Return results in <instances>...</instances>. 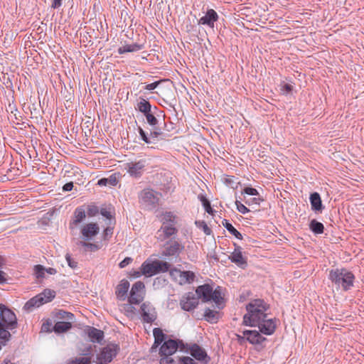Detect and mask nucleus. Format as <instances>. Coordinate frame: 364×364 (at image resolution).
Segmentation results:
<instances>
[{
	"label": "nucleus",
	"mask_w": 364,
	"mask_h": 364,
	"mask_svg": "<svg viewBox=\"0 0 364 364\" xmlns=\"http://www.w3.org/2000/svg\"><path fill=\"white\" fill-rule=\"evenodd\" d=\"M5 326L0 323V346H5L11 338V333Z\"/></svg>",
	"instance_id": "nucleus-33"
},
{
	"label": "nucleus",
	"mask_w": 364,
	"mask_h": 364,
	"mask_svg": "<svg viewBox=\"0 0 364 364\" xmlns=\"http://www.w3.org/2000/svg\"><path fill=\"white\" fill-rule=\"evenodd\" d=\"M196 278L195 274L191 271H183L181 276L178 279V283L181 285L191 284Z\"/></svg>",
	"instance_id": "nucleus-29"
},
{
	"label": "nucleus",
	"mask_w": 364,
	"mask_h": 364,
	"mask_svg": "<svg viewBox=\"0 0 364 364\" xmlns=\"http://www.w3.org/2000/svg\"><path fill=\"white\" fill-rule=\"evenodd\" d=\"M195 294L203 302L213 301L219 309L223 308V298L221 296L220 287L213 290L212 286L208 284L200 285L196 288Z\"/></svg>",
	"instance_id": "nucleus-4"
},
{
	"label": "nucleus",
	"mask_w": 364,
	"mask_h": 364,
	"mask_svg": "<svg viewBox=\"0 0 364 364\" xmlns=\"http://www.w3.org/2000/svg\"><path fill=\"white\" fill-rule=\"evenodd\" d=\"M140 314L144 323H152L157 318L156 309L150 302H144L141 304Z\"/></svg>",
	"instance_id": "nucleus-12"
},
{
	"label": "nucleus",
	"mask_w": 364,
	"mask_h": 364,
	"mask_svg": "<svg viewBox=\"0 0 364 364\" xmlns=\"http://www.w3.org/2000/svg\"><path fill=\"white\" fill-rule=\"evenodd\" d=\"M143 48L144 46L142 44H139L136 43L132 44H127L120 47L118 50V52L119 54L129 52H136L141 50Z\"/></svg>",
	"instance_id": "nucleus-31"
},
{
	"label": "nucleus",
	"mask_w": 364,
	"mask_h": 364,
	"mask_svg": "<svg viewBox=\"0 0 364 364\" xmlns=\"http://www.w3.org/2000/svg\"><path fill=\"white\" fill-rule=\"evenodd\" d=\"M234 251L230 254L228 258L237 267L245 269L247 266V259L243 256L240 246L237 245L236 243H234Z\"/></svg>",
	"instance_id": "nucleus-14"
},
{
	"label": "nucleus",
	"mask_w": 364,
	"mask_h": 364,
	"mask_svg": "<svg viewBox=\"0 0 364 364\" xmlns=\"http://www.w3.org/2000/svg\"><path fill=\"white\" fill-rule=\"evenodd\" d=\"M51 326H52V322L48 320L43 323V325L41 326V331L43 332L50 333V332L53 331V328H51Z\"/></svg>",
	"instance_id": "nucleus-50"
},
{
	"label": "nucleus",
	"mask_w": 364,
	"mask_h": 364,
	"mask_svg": "<svg viewBox=\"0 0 364 364\" xmlns=\"http://www.w3.org/2000/svg\"><path fill=\"white\" fill-rule=\"evenodd\" d=\"M153 334L154 337V346H158L162 343L165 340L166 335L163 331L159 328H155L153 330Z\"/></svg>",
	"instance_id": "nucleus-36"
},
{
	"label": "nucleus",
	"mask_w": 364,
	"mask_h": 364,
	"mask_svg": "<svg viewBox=\"0 0 364 364\" xmlns=\"http://www.w3.org/2000/svg\"><path fill=\"white\" fill-rule=\"evenodd\" d=\"M144 284L141 282H135L131 289L129 296L128 298L129 302L131 304H139L143 301L144 297Z\"/></svg>",
	"instance_id": "nucleus-10"
},
{
	"label": "nucleus",
	"mask_w": 364,
	"mask_h": 364,
	"mask_svg": "<svg viewBox=\"0 0 364 364\" xmlns=\"http://www.w3.org/2000/svg\"><path fill=\"white\" fill-rule=\"evenodd\" d=\"M309 228L314 234L316 235L322 234L324 230L323 225L315 219L311 220Z\"/></svg>",
	"instance_id": "nucleus-35"
},
{
	"label": "nucleus",
	"mask_w": 364,
	"mask_h": 364,
	"mask_svg": "<svg viewBox=\"0 0 364 364\" xmlns=\"http://www.w3.org/2000/svg\"><path fill=\"white\" fill-rule=\"evenodd\" d=\"M6 262L5 259L0 255V267H3Z\"/></svg>",
	"instance_id": "nucleus-64"
},
{
	"label": "nucleus",
	"mask_w": 364,
	"mask_h": 364,
	"mask_svg": "<svg viewBox=\"0 0 364 364\" xmlns=\"http://www.w3.org/2000/svg\"><path fill=\"white\" fill-rule=\"evenodd\" d=\"M87 334L93 343H101L104 338V332L95 327H89L87 330Z\"/></svg>",
	"instance_id": "nucleus-25"
},
{
	"label": "nucleus",
	"mask_w": 364,
	"mask_h": 364,
	"mask_svg": "<svg viewBox=\"0 0 364 364\" xmlns=\"http://www.w3.org/2000/svg\"><path fill=\"white\" fill-rule=\"evenodd\" d=\"M186 346L181 340L168 339L161 345L159 350L161 355H171L177 349L181 351L186 350Z\"/></svg>",
	"instance_id": "nucleus-7"
},
{
	"label": "nucleus",
	"mask_w": 364,
	"mask_h": 364,
	"mask_svg": "<svg viewBox=\"0 0 364 364\" xmlns=\"http://www.w3.org/2000/svg\"><path fill=\"white\" fill-rule=\"evenodd\" d=\"M153 109L151 112H149V114H145L144 117H146L147 123L151 127H156L159 124L158 118L163 116V111L160 110L156 106H154Z\"/></svg>",
	"instance_id": "nucleus-22"
},
{
	"label": "nucleus",
	"mask_w": 364,
	"mask_h": 364,
	"mask_svg": "<svg viewBox=\"0 0 364 364\" xmlns=\"http://www.w3.org/2000/svg\"><path fill=\"white\" fill-rule=\"evenodd\" d=\"M117 179L115 176L112 175L109 178H102L98 181V185L100 186H116L117 184Z\"/></svg>",
	"instance_id": "nucleus-37"
},
{
	"label": "nucleus",
	"mask_w": 364,
	"mask_h": 364,
	"mask_svg": "<svg viewBox=\"0 0 364 364\" xmlns=\"http://www.w3.org/2000/svg\"><path fill=\"white\" fill-rule=\"evenodd\" d=\"M6 274L3 271L0 270V284H5L6 283Z\"/></svg>",
	"instance_id": "nucleus-60"
},
{
	"label": "nucleus",
	"mask_w": 364,
	"mask_h": 364,
	"mask_svg": "<svg viewBox=\"0 0 364 364\" xmlns=\"http://www.w3.org/2000/svg\"><path fill=\"white\" fill-rule=\"evenodd\" d=\"M63 0H53L52 7L53 9H58L61 6Z\"/></svg>",
	"instance_id": "nucleus-59"
},
{
	"label": "nucleus",
	"mask_w": 364,
	"mask_h": 364,
	"mask_svg": "<svg viewBox=\"0 0 364 364\" xmlns=\"http://www.w3.org/2000/svg\"><path fill=\"white\" fill-rule=\"evenodd\" d=\"M65 259L68 262V264L72 269H75L77 267V262L71 257L70 254L67 253L65 255Z\"/></svg>",
	"instance_id": "nucleus-48"
},
{
	"label": "nucleus",
	"mask_w": 364,
	"mask_h": 364,
	"mask_svg": "<svg viewBox=\"0 0 364 364\" xmlns=\"http://www.w3.org/2000/svg\"><path fill=\"white\" fill-rule=\"evenodd\" d=\"M129 286V282L127 279H122L117 286L116 295L119 300L124 301L127 299Z\"/></svg>",
	"instance_id": "nucleus-23"
},
{
	"label": "nucleus",
	"mask_w": 364,
	"mask_h": 364,
	"mask_svg": "<svg viewBox=\"0 0 364 364\" xmlns=\"http://www.w3.org/2000/svg\"><path fill=\"white\" fill-rule=\"evenodd\" d=\"M178 364H197L196 362L191 357L183 356L179 358Z\"/></svg>",
	"instance_id": "nucleus-47"
},
{
	"label": "nucleus",
	"mask_w": 364,
	"mask_h": 364,
	"mask_svg": "<svg viewBox=\"0 0 364 364\" xmlns=\"http://www.w3.org/2000/svg\"><path fill=\"white\" fill-rule=\"evenodd\" d=\"M72 328V321H57L53 327L55 333H63L67 332Z\"/></svg>",
	"instance_id": "nucleus-26"
},
{
	"label": "nucleus",
	"mask_w": 364,
	"mask_h": 364,
	"mask_svg": "<svg viewBox=\"0 0 364 364\" xmlns=\"http://www.w3.org/2000/svg\"><path fill=\"white\" fill-rule=\"evenodd\" d=\"M328 278L337 289H342L344 291L350 289L355 280L354 274L345 268L331 269Z\"/></svg>",
	"instance_id": "nucleus-3"
},
{
	"label": "nucleus",
	"mask_w": 364,
	"mask_h": 364,
	"mask_svg": "<svg viewBox=\"0 0 364 364\" xmlns=\"http://www.w3.org/2000/svg\"><path fill=\"white\" fill-rule=\"evenodd\" d=\"M189 352L190 354L197 360L202 362L203 363H208L210 360V358L208 357L205 350L202 348L198 344L192 345L188 350L186 348V352Z\"/></svg>",
	"instance_id": "nucleus-17"
},
{
	"label": "nucleus",
	"mask_w": 364,
	"mask_h": 364,
	"mask_svg": "<svg viewBox=\"0 0 364 364\" xmlns=\"http://www.w3.org/2000/svg\"><path fill=\"white\" fill-rule=\"evenodd\" d=\"M80 245L86 248L87 250H89L90 251H96L97 250H99L100 247L97 244H95V243H91V242H87L85 241H80Z\"/></svg>",
	"instance_id": "nucleus-42"
},
{
	"label": "nucleus",
	"mask_w": 364,
	"mask_h": 364,
	"mask_svg": "<svg viewBox=\"0 0 364 364\" xmlns=\"http://www.w3.org/2000/svg\"><path fill=\"white\" fill-rule=\"evenodd\" d=\"M119 348L117 345L109 344L104 347L97 355L98 364H107L110 363L116 356Z\"/></svg>",
	"instance_id": "nucleus-11"
},
{
	"label": "nucleus",
	"mask_w": 364,
	"mask_h": 364,
	"mask_svg": "<svg viewBox=\"0 0 364 364\" xmlns=\"http://www.w3.org/2000/svg\"><path fill=\"white\" fill-rule=\"evenodd\" d=\"M100 232V227L96 223H90L83 225L80 232L85 240H92Z\"/></svg>",
	"instance_id": "nucleus-20"
},
{
	"label": "nucleus",
	"mask_w": 364,
	"mask_h": 364,
	"mask_svg": "<svg viewBox=\"0 0 364 364\" xmlns=\"http://www.w3.org/2000/svg\"><path fill=\"white\" fill-rule=\"evenodd\" d=\"M199 198H200V201L202 202V205L204 207L205 211L209 214H213V210L211 208L210 201L208 199H206L205 196H203L202 195L199 196Z\"/></svg>",
	"instance_id": "nucleus-40"
},
{
	"label": "nucleus",
	"mask_w": 364,
	"mask_h": 364,
	"mask_svg": "<svg viewBox=\"0 0 364 364\" xmlns=\"http://www.w3.org/2000/svg\"><path fill=\"white\" fill-rule=\"evenodd\" d=\"M146 165V160L141 159L138 161L127 163L125 164V169L130 176L138 178L141 176Z\"/></svg>",
	"instance_id": "nucleus-9"
},
{
	"label": "nucleus",
	"mask_w": 364,
	"mask_h": 364,
	"mask_svg": "<svg viewBox=\"0 0 364 364\" xmlns=\"http://www.w3.org/2000/svg\"><path fill=\"white\" fill-rule=\"evenodd\" d=\"M237 341H238V342H239L240 344L243 343V342H244V341H247V340H246V336H245V335H244L243 333H242V336H241V335H237Z\"/></svg>",
	"instance_id": "nucleus-62"
},
{
	"label": "nucleus",
	"mask_w": 364,
	"mask_h": 364,
	"mask_svg": "<svg viewBox=\"0 0 364 364\" xmlns=\"http://www.w3.org/2000/svg\"><path fill=\"white\" fill-rule=\"evenodd\" d=\"M292 89H293L292 85H291L289 84H284L282 85L281 90L283 94H287V93L290 92L292 90Z\"/></svg>",
	"instance_id": "nucleus-54"
},
{
	"label": "nucleus",
	"mask_w": 364,
	"mask_h": 364,
	"mask_svg": "<svg viewBox=\"0 0 364 364\" xmlns=\"http://www.w3.org/2000/svg\"><path fill=\"white\" fill-rule=\"evenodd\" d=\"M38 295H42L43 304L50 302L53 299L55 296V291L51 289H45L41 294Z\"/></svg>",
	"instance_id": "nucleus-38"
},
{
	"label": "nucleus",
	"mask_w": 364,
	"mask_h": 364,
	"mask_svg": "<svg viewBox=\"0 0 364 364\" xmlns=\"http://www.w3.org/2000/svg\"><path fill=\"white\" fill-rule=\"evenodd\" d=\"M85 217H86V213H85V210L81 207L77 208L74 212V218H74L73 221L70 223V225H78L79 223H82L85 220Z\"/></svg>",
	"instance_id": "nucleus-32"
},
{
	"label": "nucleus",
	"mask_w": 364,
	"mask_h": 364,
	"mask_svg": "<svg viewBox=\"0 0 364 364\" xmlns=\"http://www.w3.org/2000/svg\"><path fill=\"white\" fill-rule=\"evenodd\" d=\"M46 272L49 274H55L57 273V270L52 267L46 268Z\"/></svg>",
	"instance_id": "nucleus-61"
},
{
	"label": "nucleus",
	"mask_w": 364,
	"mask_h": 364,
	"mask_svg": "<svg viewBox=\"0 0 364 364\" xmlns=\"http://www.w3.org/2000/svg\"><path fill=\"white\" fill-rule=\"evenodd\" d=\"M152 130H151L149 135L141 128H138L139 134L141 138V139L146 144H154L156 141H158L159 138L163 134L161 129L158 128L157 126L156 127H152Z\"/></svg>",
	"instance_id": "nucleus-16"
},
{
	"label": "nucleus",
	"mask_w": 364,
	"mask_h": 364,
	"mask_svg": "<svg viewBox=\"0 0 364 364\" xmlns=\"http://www.w3.org/2000/svg\"><path fill=\"white\" fill-rule=\"evenodd\" d=\"M204 318L208 322L217 323L220 318V313L218 311L207 308L204 312Z\"/></svg>",
	"instance_id": "nucleus-30"
},
{
	"label": "nucleus",
	"mask_w": 364,
	"mask_h": 364,
	"mask_svg": "<svg viewBox=\"0 0 364 364\" xmlns=\"http://www.w3.org/2000/svg\"><path fill=\"white\" fill-rule=\"evenodd\" d=\"M34 274L38 279H42L44 277L45 272H46V268L41 265L37 264L34 267Z\"/></svg>",
	"instance_id": "nucleus-41"
},
{
	"label": "nucleus",
	"mask_w": 364,
	"mask_h": 364,
	"mask_svg": "<svg viewBox=\"0 0 364 364\" xmlns=\"http://www.w3.org/2000/svg\"><path fill=\"white\" fill-rule=\"evenodd\" d=\"M161 224L157 230L156 237L160 242H164L168 239L174 238L178 232L176 225L178 223L177 215L171 211L162 212L159 217Z\"/></svg>",
	"instance_id": "nucleus-1"
},
{
	"label": "nucleus",
	"mask_w": 364,
	"mask_h": 364,
	"mask_svg": "<svg viewBox=\"0 0 364 364\" xmlns=\"http://www.w3.org/2000/svg\"><path fill=\"white\" fill-rule=\"evenodd\" d=\"M246 309L247 313L243 316V323L245 326H257L258 322L267 318L268 306L262 299L252 300L246 306Z\"/></svg>",
	"instance_id": "nucleus-2"
},
{
	"label": "nucleus",
	"mask_w": 364,
	"mask_h": 364,
	"mask_svg": "<svg viewBox=\"0 0 364 364\" xmlns=\"http://www.w3.org/2000/svg\"><path fill=\"white\" fill-rule=\"evenodd\" d=\"M100 214L105 217L106 218L109 220V225L112 223V208H102L100 210Z\"/></svg>",
	"instance_id": "nucleus-44"
},
{
	"label": "nucleus",
	"mask_w": 364,
	"mask_h": 364,
	"mask_svg": "<svg viewBox=\"0 0 364 364\" xmlns=\"http://www.w3.org/2000/svg\"><path fill=\"white\" fill-rule=\"evenodd\" d=\"M160 359V364H173L175 360L170 357V355H161Z\"/></svg>",
	"instance_id": "nucleus-51"
},
{
	"label": "nucleus",
	"mask_w": 364,
	"mask_h": 364,
	"mask_svg": "<svg viewBox=\"0 0 364 364\" xmlns=\"http://www.w3.org/2000/svg\"><path fill=\"white\" fill-rule=\"evenodd\" d=\"M198 304V297H197L195 293L191 291L186 293L180 300L181 307L186 311H191L195 309Z\"/></svg>",
	"instance_id": "nucleus-13"
},
{
	"label": "nucleus",
	"mask_w": 364,
	"mask_h": 364,
	"mask_svg": "<svg viewBox=\"0 0 364 364\" xmlns=\"http://www.w3.org/2000/svg\"><path fill=\"white\" fill-rule=\"evenodd\" d=\"M243 193L249 196H258L259 193L257 189L252 187H246L243 190Z\"/></svg>",
	"instance_id": "nucleus-52"
},
{
	"label": "nucleus",
	"mask_w": 364,
	"mask_h": 364,
	"mask_svg": "<svg viewBox=\"0 0 364 364\" xmlns=\"http://www.w3.org/2000/svg\"><path fill=\"white\" fill-rule=\"evenodd\" d=\"M161 83V81L159 80V81H156V82H154L152 83H150V84H147L144 89L145 90H154V89H156L158 85Z\"/></svg>",
	"instance_id": "nucleus-53"
},
{
	"label": "nucleus",
	"mask_w": 364,
	"mask_h": 364,
	"mask_svg": "<svg viewBox=\"0 0 364 364\" xmlns=\"http://www.w3.org/2000/svg\"><path fill=\"white\" fill-rule=\"evenodd\" d=\"M99 212L97 206H91L88 208L87 214L89 216H94Z\"/></svg>",
	"instance_id": "nucleus-55"
},
{
	"label": "nucleus",
	"mask_w": 364,
	"mask_h": 364,
	"mask_svg": "<svg viewBox=\"0 0 364 364\" xmlns=\"http://www.w3.org/2000/svg\"><path fill=\"white\" fill-rule=\"evenodd\" d=\"M142 274V271H134L133 273L131 274L133 277L137 278L139 277Z\"/></svg>",
	"instance_id": "nucleus-63"
},
{
	"label": "nucleus",
	"mask_w": 364,
	"mask_h": 364,
	"mask_svg": "<svg viewBox=\"0 0 364 364\" xmlns=\"http://www.w3.org/2000/svg\"><path fill=\"white\" fill-rule=\"evenodd\" d=\"M56 318L63 321H73L74 315L70 312L59 310L56 314Z\"/></svg>",
	"instance_id": "nucleus-39"
},
{
	"label": "nucleus",
	"mask_w": 364,
	"mask_h": 364,
	"mask_svg": "<svg viewBox=\"0 0 364 364\" xmlns=\"http://www.w3.org/2000/svg\"><path fill=\"white\" fill-rule=\"evenodd\" d=\"M276 318H264L261 322H258L257 326L259 329V332L263 334L270 336L272 335L277 327Z\"/></svg>",
	"instance_id": "nucleus-18"
},
{
	"label": "nucleus",
	"mask_w": 364,
	"mask_h": 364,
	"mask_svg": "<svg viewBox=\"0 0 364 364\" xmlns=\"http://www.w3.org/2000/svg\"><path fill=\"white\" fill-rule=\"evenodd\" d=\"M73 188V182H68V183H66L63 186V191H70Z\"/></svg>",
	"instance_id": "nucleus-58"
},
{
	"label": "nucleus",
	"mask_w": 364,
	"mask_h": 364,
	"mask_svg": "<svg viewBox=\"0 0 364 364\" xmlns=\"http://www.w3.org/2000/svg\"><path fill=\"white\" fill-rule=\"evenodd\" d=\"M196 224L198 228L203 230V232L206 235H210L212 233L211 229L208 226L205 221H196Z\"/></svg>",
	"instance_id": "nucleus-43"
},
{
	"label": "nucleus",
	"mask_w": 364,
	"mask_h": 364,
	"mask_svg": "<svg viewBox=\"0 0 364 364\" xmlns=\"http://www.w3.org/2000/svg\"><path fill=\"white\" fill-rule=\"evenodd\" d=\"M235 204L237 206V210L242 214H246L250 212V210L240 201L237 200Z\"/></svg>",
	"instance_id": "nucleus-49"
},
{
	"label": "nucleus",
	"mask_w": 364,
	"mask_h": 364,
	"mask_svg": "<svg viewBox=\"0 0 364 364\" xmlns=\"http://www.w3.org/2000/svg\"><path fill=\"white\" fill-rule=\"evenodd\" d=\"M311 209L316 213H321L324 208L321 196L317 192L311 193L309 197Z\"/></svg>",
	"instance_id": "nucleus-24"
},
{
	"label": "nucleus",
	"mask_w": 364,
	"mask_h": 364,
	"mask_svg": "<svg viewBox=\"0 0 364 364\" xmlns=\"http://www.w3.org/2000/svg\"><path fill=\"white\" fill-rule=\"evenodd\" d=\"M161 194L152 189L145 188L139 194L140 203L149 208H154L160 200Z\"/></svg>",
	"instance_id": "nucleus-6"
},
{
	"label": "nucleus",
	"mask_w": 364,
	"mask_h": 364,
	"mask_svg": "<svg viewBox=\"0 0 364 364\" xmlns=\"http://www.w3.org/2000/svg\"><path fill=\"white\" fill-rule=\"evenodd\" d=\"M171 264L165 261L155 259L145 261L141 264L142 274L146 277H151L160 273L168 272Z\"/></svg>",
	"instance_id": "nucleus-5"
},
{
	"label": "nucleus",
	"mask_w": 364,
	"mask_h": 364,
	"mask_svg": "<svg viewBox=\"0 0 364 364\" xmlns=\"http://www.w3.org/2000/svg\"><path fill=\"white\" fill-rule=\"evenodd\" d=\"M219 16L213 9H208L205 15L198 20V24L205 25L214 28L215 23L218 21Z\"/></svg>",
	"instance_id": "nucleus-19"
},
{
	"label": "nucleus",
	"mask_w": 364,
	"mask_h": 364,
	"mask_svg": "<svg viewBox=\"0 0 364 364\" xmlns=\"http://www.w3.org/2000/svg\"><path fill=\"white\" fill-rule=\"evenodd\" d=\"M183 249V245L178 241L170 240L165 244L162 255L166 257L178 256Z\"/></svg>",
	"instance_id": "nucleus-15"
},
{
	"label": "nucleus",
	"mask_w": 364,
	"mask_h": 364,
	"mask_svg": "<svg viewBox=\"0 0 364 364\" xmlns=\"http://www.w3.org/2000/svg\"><path fill=\"white\" fill-rule=\"evenodd\" d=\"M261 200L262 199H260L259 198H252L245 200V203L247 204L248 205H250L252 204L259 205Z\"/></svg>",
	"instance_id": "nucleus-57"
},
{
	"label": "nucleus",
	"mask_w": 364,
	"mask_h": 364,
	"mask_svg": "<svg viewBox=\"0 0 364 364\" xmlns=\"http://www.w3.org/2000/svg\"><path fill=\"white\" fill-rule=\"evenodd\" d=\"M223 225L226 228V230L232 235H234L236 238L239 240H242V234L235 229L233 225L229 223L228 220H224L223 221Z\"/></svg>",
	"instance_id": "nucleus-34"
},
{
	"label": "nucleus",
	"mask_w": 364,
	"mask_h": 364,
	"mask_svg": "<svg viewBox=\"0 0 364 364\" xmlns=\"http://www.w3.org/2000/svg\"><path fill=\"white\" fill-rule=\"evenodd\" d=\"M132 261V259L131 257H126L124 258L119 264L120 268H124L128 264H129Z\"/></svg>",
	"instance_id": "nucleus-56"
},
{
	"label": "nucleus",
	"mask_w": 364,
	"mask_h": 364,
	"mask_svg": "<svg viewBox=\"0 0 364 364\" xmlns=\"http://www.w3.org/2000/svg\"><path fill=\"white\" fill-rule=\"evenodd\" d=\"M168 271H169V274H170L171 277L173 278V279H174L176 282H178V279L181 276L183 271L178 269L176 268H173V269L170 268Z\"/></svg>",
	"instance_id": "nucleus-46"
},
{
	"label": "nucleus",
	"mask_w": 364,
	"mask_h": 364,
	"mask_svg": "<svg viewBox=\"0 0 364 364\" xmlns=\"http://www.w3.org/2000/svg\"><path fill=\"white\" fill-rule=\"evenodd\" d=\"M242 333L246 336V340L252 345L262 344L266 338L262 336L260 333L256 330H245Z\"/></svg>",
	"instance_id": "nucleus-21"
},
{
	"label": "nucleus",
	"mask_w": 364,
	"mask_h": 364,
	"mask_svg": "<svg viewBox=\"0 0 364 364\" xmlns=\"http://www.w3.org/2000/svg\"><path fill=\"white\" fill-rule=\"evenodd\" d=\"M113 234V227L107 226L103 231L102 237L103 240L108 241Z\"/></svg>",
	"instance_id": "nucleus-45"
},
{
	"label": "nucleus",
	"mask_w": 364,
	"mask_h": 364,
	"mask_svg": "<svg viewBox=\"0 0 364 364\" xmlns=\"http://www.w3.org/2000/svg\"><path fill=\"white\" fill-rule=\"evenodd\" d=\"M42 295H37L29 299L24 305V309L31 311L33 308L39 307L43 304Z\"/></svg>",
	"instance_id": "nucleus-27"
},
{
	"label": "nucleus",
	"mask_w": 364,
	"mask_h": 364,
	"mask_svg": "<svg viewBox=\"0 0 364 364\" xmlns=\"http://www.w3.org/2000/svg\"><path fill=\"white\" fill-rule=\"evenodd\" d=\"M153 107L154 106H152L148 100L141 98L139 102L137 103L136 109L145 115L149 114V112H151V110L154 109Z\"/></svg>",
	"instance_id": "nucleus-28"
},
{
	"label": "nucleus",
	"mask_w": 364,
	"mask_h": 364,
	"mask_svg": "<svg viewBox=\"0 0 364 364\" xmlns=\"http://www.w3.org/2000/svg\"><path fill=\"white\" fill-rule=\"evenodd\" d=\"M0 323L8 329L16 328L17 319L15 314L4 304H0Z\"/></svg>",
	"instance_id": "nucleus-8"
}]
</instances>
